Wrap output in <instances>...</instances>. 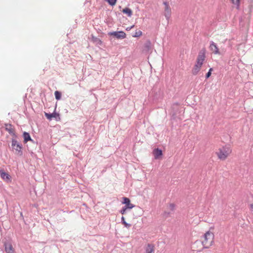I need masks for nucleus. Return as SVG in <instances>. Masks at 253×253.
<instances>
[{"instance_id": "10", "label": "nucleus", "mask_w": 253, "mask_h": 253, "mask_svg": "<svg viewBox=\"0 0 253 253\" xmlns=\"http://www.w3.org/2000/svg\"><path fill=\"white\" fill-rule=\"evenodd\" d=\"M210 48L211 51L215 54H220V52L219 51V49L216 43L213 42L211 41L210 42Z\"/></svg>"}, {"instance_id": "26", "label": "nucleus", "mask_w": 253, "mask_h": 253, "mask_svg": "<svg viewBox=\"0 0 253 253\" xmlns=\"http://www.w3.org/2000/svg\"><path fill=\"white\" fill-rule=\"evenodd\" d=\"M213 70L212 68H211L208 72L206 74L205 78L206 79H208L211 76V71Z\"/></svg>"}, {"instance_id": "1", "label": "nucleus", "mask_w": 253, "mask_h": 253, "mask_svg": "<svg viewBox=\"0 0 253 253\" xmlns=\"http://www.w3.org/2000/svg\"><path fill=\"white\" fill-rule=\"evenodd\" d=\"M214 237V234L209 231L204 235V239L202 241L203 248H209L212 245Z\"/></svg>"}, {"instance_id": "15", "label": "nucleus", "mask_w": 253, "mask_h": 253, "mask_svg": "<svg viewBox=\"0 0 253 253\" xmlns=\"http://www.w3.org/2000/svg\"><path fill=\"white\" fill-rule=\"evenodd\" d=\"M201 67V66H199L198 64H196L192 70V74L193 75H197L199 72L200 71Z\"/></svg>"}, {"instance_id": "4", "label": "nucleus", "mask_w": 253, "mask_h": 253, "mask_svg": "<svg viewBox=\"0 0 253 253\" xmlns=\"http://www.w3.org/2000/svg\"><path fill=\"white\" fill-rule=\"evenodd\" d=\"M110 36H113L114 38L122 40L126 38V34L123 31L110 32L108 33Z\"/></svg>"}, {"instance_id": "17", "label": "nucleus", "mask_w": 253, "mask_h": 253, "mask_svg": "<svg viewBox=\"0 0 253 253\" xmlns=\"http://www.w3.org/2000/svg\"><path fill=\"white\" fill-rule=\"evenodd\" d=\"M5 129L9 133L12 134V135L14 134V128L11 125H5Z\"/></svg>"}, {"instance_id": "22", "label": "nucleus", "mask_w": 253, "mask_h": 253, "mask_svg": "<svg viewBox=\"0 0 253 253\" xmlns=\"http://www.w3.org/2000/svg\"><path fill=\"white\" fill-rule=\"evenodd\" d=\"M22 145L17 143V151L18 152L17 154L20 156H22L23 154V152L21 151Z\"/></svg>"}, {"instance_id": "9", "label": "nucleus", "mask_w": 253, "mask_h": 253, "mask_svg": "<svg viewBox=\"0 0 253 253\" xmlns=\"http://www.w3.org/2000/svg\"><path fill=\"white\" fill-rule=\"evenodd\" d=\"M154 158L156 160L160 159L163 156L162 150L158 148H155L152 152Z\"/></svg>"}, {"instance_id": "6", "label": "nucleus", "mask_w": 253, "mask_h": 253, "mask_svg": "<svg viewBox=\"0 0 253 253\" xmlns=\"http://www.w3.org/2000/svg\"><path fill=\"white\" fill-rule=\"evenodd\" d=\"M44 115L49 121L52 120L53 118H55L56 121H59L60 120L59 114L55 112V111L53 113L44 112Z\"/></svg>"}, {"instance_id": "35", "label": "nucleus", "mask_w": 253, "mask_h": 253, "mask_svg": "<svg viewBox=\"0 0 253 253\" xmlns=\"http://www.w3.org/2000/svg\"><path fill=\"white\" fill-rule=\"evenodd\" d=\"M231 2L232 3H234V0H231Z\"/></svg>"}, {"instance_id": "3", "label": "nucleus", "mask_w": 253, "mask_h": 253, "mask_svg": "<svg viewBox=\"0 0 253 253\" xmlns=\"http://www.w3.org/2000/svg\"><path fill=\"white\" fill-rule=\"evenodd\" d=\"M206 50L205 48H203L198 53V55L196 59V64L199 66H202L203 62L206 58Z\"/></svg>"}, {"instance_id": "23", "label": "nucleus", "mask_w": 253, "mask_h": 253, "mask_svg": "<svg viewBox=\"0 0 253 253\" xmlns=\"http://www.w3.org/2000/svg\"><path fill=\"white\" fill-rule=\"evenodd\" d=\"M55 97L57 100H59L61 98V93L59 91H55L54 92Z\"/></svg>"}, {"instance_id": "13", "label": "nucleus", "mask_w": 253, "mask_h": 253, "mask_svg": "<svg viewBox=\"0 0 253 253\" xmlns=\"http://www.w3.org/2000/svg\"><path fill=\"white\" fill-rule=\"evenodd\" d=\"M23 137L24 138V142L27 143L29 141L34 142L33 140L32 139L29 133L24 131L23 133Z\"/></svg>"}, {"instance_id": "28", "label": "nucleus", "mask_w": 253, "mask_h": 253, "mask_svg": "<svg viewBox=\"0 0 253 253\" xmlns=\"http://www.w3.org/2000/svg\"><path fill=\"white\" fill-rule=\"evenodd\" d=\"M169 209L171 211H173L175 209V205L173 203L170 204L169 205Z\"/></svg>"}, {"instance_id": "14", "label": "nucleus", "mask_w": 253, "mask_h": 253, "mask_svg": "<svg viewBox=\"0 0 253 253\" xmlns=\"http://www.w3.org/2000/svg\"><path fill=\"white\" fill-rule=\"evenodd\" d=\"M154 246L151 244H148L146 248V253H154Z\"/></svg>"}, {"instance_id": "30", "label": "nucleus", "mask_w": 253, "mask_h": 253, "mask_svg": "<svg viewBox=\"0 0 253 253\" xmlns=\"http://www.w3.org/2000/svg\"><path fill=\"white\" fill-rule=\"evenodd\" d=\"M127 209H126L125 207H123L121 210L120 211V213L122 214H125L126 212Z\"/></svg>"}, {"instance_id": "29", "label": "nucleus", "mask_w": 253, "mask_h": 253, "mask_svg": "<svg viewBox=\"0 0 253 253\" xmlns=\"http://www.w3.org/2000/svg\"><path fill=\"white\" fill-rule=\"evenodd\" d=\"M240 0H234V3L233 4H236L237 5V8H239Z\"/></svg>"}, {"instance_id": "36", "label": "nucleus", "mask_w": 253, "mask_h": 253, "mask_svg": "<svg viewBox=\"0 0 253 253\" xmlns=\"http://www.w3.org/2000/svg\"><path fill=\"white\" fill-rule=\"evenodd\" d=\"M134 26V25H132L130 28H129V29H131V28L133 27Z\"/></svg>"}, {"instance_id": "8", "label": "nucleus", "mask_w": 253, "mask_h": 253, "mask_svg": "<svg viewBox=\"0 0 253 253\" xmlns=\"http://www.w3.org/2000/svg\"><path fill=\"white\" fill-rule=\"evenodd\" d=\"M163 4L165 5V16L166 19L169 20L171 15V8L168 2L164 1Z\"/></svg>"}, {"instance_id": "16", "label": "nucleus", "mask_w": 253, "mask_h": 253, "mask_svg": "<svg viewBox=\"0 0 253 253\" xmlns=\"http://www.w3.org/2000/svg\"><path fill=\"white\" fill-rule=\"evenodd\" d=\"M122 12L127 15L128 17H131L132 15V10L126 7L122 10Z\"/></svg>"}, {"instance_id": "25", "label": "nucleus", "mask_w": 253, "mask_h": 253, "mask_svg": "<svg viewBox=\"0 0 253 253\" xmlns=\"http://www.w3.org/2000/svg\"><path fill=\"white\" fill-rule=\"evenodd\" d=\"M142 34V33L141 31L139 30L138 31H136L134 35H133L132 36L133 37H139L141 36Z\"/></svg>"}, {"instance_id": "5", "label": "nucleus", "mask_w": 253, "mask_h": 253, "mask_svg": "<svg viewBox=\"0 0 253 253\" xmlns=\"http://www.w3.org/2000/svg\"><path fill=\"white\" fill-rule=\"evenodd\" d=\"M152 94L153 96V99L155 100H157L160 99H162L164 96V93L163 90L159 88L157 89L156 88H153Z\"/></svg>"}, {"instance_id": "27", "label": "nucleus", "mask_w": 253, "mask_h": 253, "mask_svg": "<svg viewBox=\"0 0 253 253\" xmlns=\"http://www.w3.org/2000/svg\"><path fill=\"white\" fill-rule=\"evenodd\" d=\"M170 213L169 212L165 211L163 213V216L165 218H167L169 216Z\"/></svg>"}, {"instance_id": "32", "label": "nucleus", "mask_w": 253, "mask_h": 253, "mask_svg": "<svg viewBox=\"0 0 253 253\" xmlns=\"http://www.w3.org/2000/svg\"><path fill=\"white\" fill-rule=\"evenodd\" d=\"M250 210L253 211V204L250 205Z\"/></svg>"}, {"instance_id": "19", "label": "nucleus", "mask_w": 253, "mask_h": 253, "mask_svg": "<svg viewBox=\"0 0 253 253\" xmlns=\"http://www.w3.org/2000/svg\"><path fill=\"white\" fill-rule=\"evenodd\" d=\"M5 249L7 253H14V250L10 244H6Z\"/></svg>"}, {"instance_id": "31", "label": "nucleus", "mask_w": 253, "mask_h": 253, "mask_svg": "<svg viewBox=\"0 0 253 253\" xmlns=\"http://www.w3.org/2000/svg\"><path fill=\"white\" fill-rule=\"evenodd\" d=\"M178 105H179V103H173V105H172V108H174L175 107H177Z\"/></svg>"}, {"instance_id": "34", "label": "nucleus", "mask_w": 253, "mask_h": 253, "mask_svg": "<svg viewBox=\"0 0 253 253\" xmlns=\"http://www.w3.org/2000/svg\"><path fill=\"white\" fill-rule=\"evenodd\" d=\"M15 142L14 141V140H12V146L13 147H14V146H15Z\"/></svg>"}, {"instance_id": "18", "label": "nucleus", "mask_w": 253, "mask_h": 253, "mask_svg": "<svg viewBox=\"0 0 253 253\" xmlns=\"http://www.w3.org/2000/svg\"><path fill=\"white\" fill-rule=\"evenodd\" d=\"M91 41L96 45H101L102 42V41L100 40V39L95 36H93V35H92L91 37Z\"/></svg>"}, {"instance_id": "2", "label": "nucleus", "mask_w": 253, "mask_h": 253, "mask_svg": "<svg viewBox=\"0 0 253 253\" xmlns=\"http://www.w3.org/2000/svg\"><path fill=\"white\" fill-rule=\"evenodd\" d=\"M231 149L229 145H225L219 149V151L216 152L218 158L221 160H225L230 153Z\"/></svg>"}, {"instance_id": "7", "label": "nucleus", "mask_w": 253, "mask_h": 253, "mask_svg": "<svg viewBox=\"0 0 253 253\" xmlns=\"http://www.w3.org/2000/svg\"><path fill=\"white\" fill-rule=\"evenodd\" d=\"M123 204H125L124 207L126 209L130 210L135 207V205L130 203V200L128 198L123 197V201L122 202Z\"/></svg>"}, {"instance_id": "24", "label": "nucleus", "mask_w": 253, "mask_h": 253, "mask_svg": "<svg viewBox=\"0 0 253 253\" xmlns=\"http://www.w3.org/2000/svg\"><path fill=\"white\" fill-rule=\"evenodd\" d=\"M106 1L110 5L113 6L116 5L117 0H104Z\"/></svg>"}, {"instance_id": "11", "label": "nucleus", "mask_w": 253, "mask_h": 253, "mask_svg": "<svg viewBox=\"0 0 253 253\" xmlns=\"http://www.w3.org/2000/svg\"><path fill=\"white\" fill-rule=\"evenodd\" d=\"M152 48V43L149 40H148L144 44L143 51L145 52H148Z\"/></svg>"}, {"instance_id": "33", "label": "nucleus", "mask_w": 253, "mask_h": 253, "mask_svg": "<svg viewBox=\"0 0 253 253\" xmlns=\"http://www.w3.org/2000/svg\"><path fill=\"white\" fill-rule=\"evenodd\" d=\"M19 218H21L22 220L24 219V217H23V214H22V212H20V216Z\"/></svg>"}, {"instance_id": "12", "label": "nucleus", "mask_w": 253, "mask_h": 253, "mask_svg": "<svg viewBox=\"0 0 253 253\" xmlns=\"http://www.w3.org/2000/svg\"><path fill=\"white\" fill-rule=\"evenodd\" d=\"M0 174L1 177L6 181H9L10 180V176L2 170H0Z\"/></svg>"}, {"instance_id": "21", "label": "nucleus", "mask_w": 253, "mask_h": 253, "mask_svg": "<svg viewBox=\"0 0 253 253\" xmlns=\"http://www.w3.org/2000/svg\"><path fill=\"white\" fill-rule=\"evenodd\" d=\"M121 222L127 228H129L131 227V224L129 223H127L126 221L125 217L124 216H122L121 217Z\"/></svg>"}, {"instance_id": "20", "label": "nucleus", "mask_w": 253, "mask_h": 253, "mask_svg": "<svg viewBox=\"0 0 253 253\" xmlns=\"http://www.w3.org/2000/svg\"><path fill=\"white\" fill-rule=\"evenodd\" d=\"M57 54H56V58H57V61H61L62 60L61 57L59 55V54H58V53H60L61 54H62V52H63V48H58L57 49Z\"/></svg>"}]
</instances>
